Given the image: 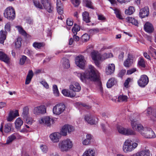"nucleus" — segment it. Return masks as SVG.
Segmentation results:
<instances>
[{
	"instance_id": "obj_63",
	"label": "nucleus",
	"mask_w": 156,
	"mask_h": 156,
	"mask_svg": "<svg viewBox=\"0 0 156 156\" xmlns=\"http://www.w3.org/2000/svg\"><path fill=\"white\" fill-rule=\"evenodd\" d=\"M98 19L99 20H103L105 19V17L102 15H98Z\"/></svg>"
},
{
	"instance_id": "obj_26",
	"label": "nucleus",
	"mask_w": 156,
	"mask_h": 156,
	"mask_svg": "<svg viewBox=\"0 0 156 156\" xmlns=\"http://www.w3.org/2000/svg\"><path fill=\"white\" fill-rule=\"evenodd\" d=\"M133 62V59L128 56V58L124 62V65L125 66L129 67L131 65Z\"/></svg>"
},
{
	"instance_id": "obj_14",
	"label": "nucleus",
	"mask_w": 156,
	"mask_h": 156,
	"mask_svg": "<svg viewBox=\"0 0 156 156\" xmlns=\"http://www.w3.org/2000/svg\"><path fill=\"white\" fill-rule=\"evenodd\" d=\"M144 28L146 32L150 34L153 32L154 30L152 24L149 22H147L144 24Z\"/></svg>"
},
{
	"instance_id": "obj_28",
	"label": "nucleus",
	"mask_w": 156,
	"mask_h": 156,
	"mask_svg": "<svg viewBox=\"0 0 156 156\" xmlns=\"http://www.w3.org/2000/svg\"><path fill=\"white\" fill-rule=\"evenodd\" d=\"M117 83L116 80L114 78L109 79L107 83V86L108 88H110L115 84Z\"/></svg>"
},
{
	"instance_id": "obj_25",
	"label": "nucleus",
	"mask_w": 156,
	"mask_h": 156,
	"mask_svg": "<svg viewBox=\"0 0 156 156\" xmlns=\"http://www.w3.org/2000/svg\"><path fill=\"white\" fill-rule=\"evenodd\" d=\"M34 74L32 70H29L27 76L25 83L28 84L30 83L31 79L33 76Z\"/></svg>"
},
{
	"instance_id": "obj_34",
	"label": "nucleus",
	"mask_w": 156,
	"mask_h": 156,
	"mask_svg": "<svg viewBox=\"0 0 156 156\" xmlns=\"http://www.w3.org/2000/svg\"><path fill=\"white\" fill-rule=\"evenodd\" d=\"M17 135L16 134H13L9 136L7 140L6 144H9L12 142L16 138Z\"/></svg>"
},
{
	"instance_id": "obj_56",
	"label": "nucleus",
	"mask_w": 156,
	"mask_h": 156,
	"mask_svg": "<svg viewBox=\"0 0 156 156\" xmlns=\"http://www.w3.org/2000/svg\"><path fill=\"white\" fill-rule=\"evenodd\" d=\"M40 148L42 151L44 153H46L48 151V147L45 145H41Z\"/></svg>"
},
{
	"instance_id": "obj_36",
	"label": "nucleus",
	"mask_w": 156,
	"mask_h": 156,
	"mask_svg": "<svg viewBox=\"0 0 156 156\" xmlns=\"http://www.w3.org/2000/svg\"><path fill=\"white\" fill-rule=\"evenodd\" d=\"M128 99L126 95H119L118 97V101L120 102L127 101Z\"/></svg>"
},
{
	"instance_id": "obj_18",
	"label": "nucleus",
	"mask_w": 156,
	"mask_h": 156,
	"mask_svg": "<svg viewBox=\"0 0 156 156\" xmlns=\"http://www.w3.org/2000/svg\"><path fill=\"white\" fill-rule=\"evenodd\" d=\"M92 137L90 134H87L86 135L85 138H83L82 139V142L83 144L85 146L90 145L91 143V140Z\"/></svg>"
},
{
	"instance_id": "obj_46",
	"label": "nucleus",
	"mask_w": 156,
	"mask_h": 156,
	"mask_svg": "<svg viewBox=\"0 0 156 156\" xmlns=\"http://www.w3.org/2000/svg\"><path fill=\"white\" fill-rule=\"evenodd\" d=\"M81 38L83 42H86L89 40L90 36L87 34H85L81 36Z\"/></svg>"
},
{
	"instance_id": "obj_8",
	"label": "nucleus",
	"mask_w": 156,
	"mask_h": 156,
	"mask_svg": "<svg viewBox=\"0 0 156 156\" xmlns=\"http://www.w3.org/2000/svg\"><path fill=\"white\" fill-rule=\"evenodd\" d=\"M75 63L77 66L81 69H84L86 63L84 56L82 55L77 56L75 59Z\"/></svg>"
},
{
	"instance_id": "obj_44",
	"label": "nucleus",
	"mask_w": 156,
	"mask_h": 156,
	"mask_svg": "<svg viewBox=\"0 0 156 156\" xmlns=\"http://www.w3.org/2000/svg\"><path fill=\"white\" fill-rule=\"evenodd\" d=\"M113 56V55L111 53L104 54L102 56H101L102 60L106 59L108 58L112 57Z\"/></svg>"
},
{
	"instance_id": "obj_31",
	"label": "nucleus",
	"mask_w": 156,
	"mask_h": 156,
	"mask_svg": "<svg viewBox=\"0 0 156 156\" xmlns=\"http://www.w3.org/2000/svg\"><path fill=\"white\" fill-rule=\"evenodd\" d=\"M126 20L129 23H131L136 26H138V21L134 18L128 17L126 18Z\"/></svg>"
},
{
	"instance_id": "obj_27",
	"label": "nucleus",
	"mask_w": 156,
	"mask_h": 156,
	"mask_svg": "<svg viewBox=\"0 0 156 156\" xmlns=\"http://www.w3.org/2000/svg\"><path fill=\"white\" fill-rule=\"evenodd\" d=\"M12 126L11 123L5 124L4 128V131L5 133L10 132L12 130Z\"/></svg>"
},
{
	"instance_id": "obj_51",
	"label": "nucleus",
	"mask_w": 156,
	"mask_h": 156,
	"mask_svg": "<svg viewBox=\"0 0 156 156\" xmlns=\"http://www.w3.org/2000/svg\"><path fill=\"white\" fill-rule=\"evenodd\" d=\"M62 5H60H60L59 6H57V11L58 14L61 15H62V14L63 13V8L62 7Z\"/></svg>"
},
{
	"instance_id": "obj_10",
	"label": "nucleus",
	"mask_w": 156,
	"mask_h": 156,
	"mask_svg": "<svg viewBox=\"0 0 156 156\" xmlns=\"http://www.w3.org/2000/svg\"><path fill=\"white\" fill-rule=\"evenodd\" d=\"M149 79L148 77L145 75L141 76L140 79L138 81L139 85L141 87H145L148 83Z\"/></svg>"
},
{
	"instance_id": "obj_9",
	"label": "nucleus",
	"mask_w": 156,
	"mask_h": 156,
	"mask_svg": "<svg viewBox=\"0 0 156 156\" xmlns=\"http://www.w3.org/2000/svg\"><path fill=\"white\" fill-rule=\"evenodd\" d=\"M46 108L45 105H41L35 107L33 112L35 115L43 114L46 112Z\"/></svg>"
},
{
	"instance_id": "obj_5",
	"label": "nucleus",
	"mask_w": 156,
	"mask_h": 156,
	"mask_svg": "<svg viewBox=\"0 0 156 156\" xmlns=\"http://www.w3.org/2000/svg\"><path fill=\"white\" fill-rule=\"evenodd\" d=\"M130 140L127 139L125 141L123 146V150L124 152H130L133 151L138 145L137 143H133Z\"/></svg>"
},
{
	"instance_id": "obj_1",
	"label": "nucleus",
	"mask_w": 156,
	"mask_h": 156,
	"mask_svg": "<svg viewBox=\"0 0 156 156\" xmlns=\"http://www.w3.org/2000/svg\"><path fill=\"white\" fill-rule=\"evenodd\" d=\"M77 76L83 82L86 83L88 80L95 81L98 80L99 73L92 65H90L87 70L84 73H77Z\"/></svg>"
},
{
	"instance_id": "obj_4",
	"label": "nucleus",
	"mask_w": 156,
	"mask_h": 156,
	"mask_svg": "<svg viewBox=\"0 0 156 156\" xmlns=\"http://www.w3.org/2000/svg\"><path fill=\"white\" fill-rule=\"evenodd\" d=\"M72 141L69 139L61 140L58 144V147L62 152H67L72 148Z\"/></svg>"
},
{
	"instance_id": "obj_23",
	"label": "nucleus",
	"mask_w": 156,
	"mask_h": 156,
	"mask_svg": "<svg viewBox=\"0 0 156 156\" xmlns=\"http://www.w3.org/2000/svg\"><path fill=\"white\" fill-rule=\"evenodd\" d=\"M95 152L93 149H89L86 150L82 156H94Z\"/></svg>"
},
{
	"instance_id": "obj_3",
	"label": "nucleus",
	"mask_w": 156,
	"mask_h": 156,
	"mask_svg": "<svg viewBox=\"0 0 156 156\" xmlns=\"http://www.w3.org/2000/svg\"><path fill=\"white\" fill-rule=\"evenodd\" d=\"M74 130V127L69 125H65L62 128L60 133L55 132L53 133L49 136L51 141L54 143H56L59 142L61 135L65 136L67 134V132L70 133Z\"/></svg>"
},
{
	"instance_id": "obj_41",
	"label": "nucleus",
	"mask_w": 156,
	"mask_h": 156,
	"mask_svg": "<svg viewBox=\"0 0 156 156\" xmlns=\"http://www.w3.org/2000/svg\"><path fill=\"white\" fill-rule=\"evenodd\" d=\"M22 38L21 37H18L15 43V46L16 48H19L21 45Z\"/></svg>"
},
{
	"instance_id": "obj_54",
	"label": "nucleus",
	"mask_w": 156,
	"mask_h": 156,
	"mask_svg": "<svg viewBox=\"0 0 156 156\" xmlns=\"http://www.w3.org/2000/svg\"><path fill=\"white\" fill-rule=\"evenodd\" d=\"M132 79L130 78H128L125 81L124 83V86L126 87H127L129 84V83L130 82Z\"/></svg>"
},
{
	"instance_id": "obj_43",
	"label": "nucleus",
	"mask_w": 156,
	"mask_h": 156,
	"mask_svg": "<svg viewBox=\"0 0 156 156\" xmlns=\"http://www.w3.org/2000/svg\"><path fill=\"white\" fill-rule=\"evenodd\" d=\"M53 93L56 96H58L59 95V92L58 90L57 86L54 85L53 86Z\"/></svg>"
},
{
	"instance_id": "obj_48",
	"label": "nucleus",
	"mask_w": 156,
	"mask_h": 156,
	"mask_svg": "<svg viewBox=\"0 0 156 156\" xmlns=\"http://www.w3.org/2000/svg\"><path fill=\"white\" fill-rule=\"evenodd\" d=\"M13 111H10L8 117L7 118V120L8 122H11L15 118L13 115Z\"/></svg>"
},
{
	"instance_id": "obj_12",
	"label": "nucleus",
	"mask_w": 156,
	"mask_h": 156,
	"mask_svg": "<svg viewBox=\"0 0 156 156\" xmlns=\"http://www.w3.org/2000/svg\"><path fill=\"white\" fill-rule=\"evenodd\" d=\"M41 3L43 8L46 9L49 13L52 12L53 8L51 6V4L48 0H41Z\"/></svg>"
},
{
	"instance_id": "obj_30",
	"label": "nucleus",
	"mask_w": 156,
	"mask_h": 156,
	"mask_svg": "<svg viewBox=\"0 0 156 156\" xmlns=\"http://www.w3.org/2000/svg\"><path fill=\"white\" fill-rule=\"evenodd\" d=\"M23 123V121L20 118L17 119L15 122L16 128V129L20 128Z\"/></svg>"
},
{
	"instance_id": "obj_57",
	"label": "nucleus",
	"mask_w": 156,
	"mask_h": 156,
	"mask_svg": "<svg viewBox=\"0 0 156 156\" xmlns=\"http://www.w3.org/2000/svg\"><path fill=\"white\" fill-rule=\"evenodd\" d=\"M66 23L67 25L69 26H72L73 24V22L72 20L68 18L66 20Z\"/></svg>"
},
{
	"instance_id": "obj_39",
	"label": "nucleus",
	"mask_w": 156,
	"mask_h": 156,
	"mask_svg": "<svg viewBox=\"0 0 156 156\" xmlns=\"http://www.w3.org/2000/svg\"><path fill=\"white\" fill-rule=\"evenodd\" d=\"M80 30V27L75 24H74V26L72 29V31L74 35H76L77 32L79 31Z\"/></svg>"
},
{
	"instance_id": "obj_19",
	"label": "nucleus",
	"mask_w": 156,
	"mask_h": 156,
	"mask_svg": "<svg viewBox=\"0 0 156 156\" xmlns=\"http://www.w3.org/2000/svg\"><path fill=\"white\" fill-rule=\"evenodd\" d=\"M131 156H151V155L149 150L145 149L137 152Z\"/></svg>"
},
{
	"instance_id": "obj_37",
	"label": "nucleus",
	"mask_w": 156,
	"mask_h": 156,
	"mask_svg": "<svg viewBox=\"0 0 156 156\" xmlns=\"http://www.w3.org/2000/svg\"><path fill=\"white\" fill-rule=\"evenodd\" d=\"M136 134V132L130 128H127L125 135H133Z\"/></svg>"
},
{
	"instance_id": "obj_62",
	"label": "nucleus",
	"mask_w": 156,
	"mask_h": 156,
	"mask_svg": "<svg viewBox=\"0 0 156 156\" xmlns=\"http://www.w3.org/2000/svg\"><path fill=\"white\" fill-rule=\"evenodd\" d=\"M126 72V71L125 70H121L119 74V76L122 77L125 74Z\"/></svg>"
},
{
	"instance_id": "obj_47",
	"label": "nucleus",
	"mask_w": 156,
	"mask_h": 156,
	"mask_svg": "<svg viewBox=\"0 0 156 156\" xmlns=\"http://www.w3.org/2000/svg\"><path fill=\"white\" fill-rule=\"evenodd\" d=\"M27 57L25 55H22L20 59L19 64L20 65H23L25 62Z\"/></svg>"
},
{
	"instance_id": "obj_42",
	"label": "nucleus",
	"mask_w": 156,
	"mask_h": 156,
	"mask_svg": "<svg viewBox=\"0 0 156 156\" xmlns=\"http://www.w3.org/2000/svg\"><path fill=\"white\" fill-rule=\"evenodd\" d=\"M44 44L43 43H39L37 42H34L33 44V46L35 48H37L38 49H40L41 47H43Z\"/></svg>"
},
{
	"instance_id": "obj_38",
	"label": "nucleus",
	"mask_w": 156,
	"mask_h": 156,
	"mask_svg": "<svg viewBox=\"0 0 156 156\" xmlns=\"http://www.w3.org/2000/svg\"><path fill=\"white\" fill-rule=\"evenodd\" d=\"M117 129L119 133L125 135L126 128L121 126H117Z\"/></svg>"
},
{
	"instance_id": "obj_11",
	"label": "nucleus",
	"mask_w": 156,
	"mask_h": 156,
	"mask_svg": "<svg viewBox=\"0 0 156 156\" xmlns=\"http://www.w3.org/2000/svg\"><path fill=\"white\" fill-rule=\"evenodd\" d=\"M91 56L92 59L95 61L96 66L99 67L100 63L98 61L102 60L101 55L98 53L94 51L91 53Z\"/></svg>"
},
{
	"instance_id": "obj_6",
	"label": "nucleus",
	"mask_w": 156,
	"mask_h": 156,
	"mask_svg": "<svg viewBox=\"0 0 156 156\" xmlns=\"http://www.w3.org/2000/svg\"><path fill=\"white\" fill-rule=\"evenodd\" d=\"M4 16L9 20H13L16 16L15 10L13 7L9 6L7 8L4 12Z\"/></svg>"
},
{
	"instance_id": "obj_29",
	"label": "nucleus",
	"mask_w": 156,
	"mask_h": 156,
	"mask_svg": "<svg viewBox=\"0 0 156 156\" xmlns=\"http://www.w3.org/2000/svg\"><path fill=\"white\" fill-rule=\"evenodd\" d=\"M6 38V32L2 30L0 31V43L3 44Z\"/></svg>"
},
{
	"instance_id": "obj_17",
	"label": "nucleus",
	"mask_w": 156,
	"mask_h": 156,
	"mask_svg": "<svg viewBox=\"0 0 156 156\" xmlns=\"http://www.w3.org/2000/svg\"><path fill=\"white\" fill-rule=\"evenodd\" d=\"M149 14V9L148 8H144L140 10L139 16L141 18H144L148 16Z\"/></svg>"
},
{
	"instance_id": "obj_13",
	"label": "nucleus",
	"mask_w": 156,
	"mask_h": 156,
	"mask_svg": "<svg viewBox=\"0 0 156 156\" xmlns=\"http://www.w3.org/2000/svg\"><path fill=\"white\" fill-rule=\"evenodd\" d=\"M52 120V119L49 117L47 116L40 118L39 119L38 122L41 124L45 125L48 126H50L51 124V121Z\"/></svg>"
},
{
	"instance_id": "obj_52",
	"label": "nucleus",
	"mask_w": 156,
	"mask_h": 156,
	"mask_svg": "<svg viewBox=\"0 0 156 156\" xmlns=\"http://www.w3.org/2000/svg\"><path fill=\"white\" fill-rule=\"evenodd\" d=\"M72 4L75 7L79 6L80 3L79 0H70Z\"/></svg>"
},
{
	"instance_id": "obj_64",
	"label": "nucleus",
	"mask_w": 156,
	"mask_h": 156,
	"mask_svg": "<svg viewBox=\"0 0 156 156\" xmlns=\"http://www.w3.org/2000/svg\"><path fill=\"white\" fill-rule=\"evenodd\" d=\"M151 117V119L153 120L154 121L156 120V111L154 112L152 116Z\"/></svg>"
},
{
	"instance_id": "obj_24",
	"label": "nucleus",
	"mask_w": 156,
	"mask_h": 156,
	"mask_svg": "<svg viewBox=\"0 0 156 156\" xmlns=\"http://www.w3.org/2000/svg\"><path fill=\"white\" fill-rule=\"evenodd\" d=\"M83 20L86 23H89L90 21V17L89 16V13L87 11H85L82 13Z\"/></svg>"
},
{
	"instance_id": "obj_40",
	"label": "nucleus",
	"mask_w": 156,
	"mask_h": 156,
	"mask_svg": "<svg viewBox=\"0 0 156 156\" xmlns=\"http://www.w3.org/2000/svg\"><path fill=\"white\" fill-rule=\"evenodd\" d=\"M138 65L143 68H144L145 67V62L143 58H140L138 61Z\"/></svg>"
},
{
	"instance_id": "obj_50",
	"label": "nucleus",
	"mask_w": 156,
	"mask_h": 156,
	"mask_svg": "<svg viewBox=\"0 0 156 156\" xmlns=\"http://www.w3.org/2000/svg\"><path fill=\"white\" fill-rule=\"evenodd\" d=\"M11 24L10 22L7 23L5 25V32L6 33L7 31H9L10 30Z\"/></svg>"
},
{
	"instance_id": "obj_58",
	"label": "nucleus",
	"mask_w": 156,
	"mask_h": 156,
	"mask_svg": "<svg viewBox=\"0 0 156 156\" xmlns=\"http://www.w3.org/2000/svg\"><path fill=\"white\" fill-rule=\"evenodd\" d=\"M86 5L87 7L90 9H93V7L92 5V3L91 2L88 0L86 1Z\"/></svg>"
},
{
	"instance_id": "obj_2",
	"label": "nucleus",
	"mask_w": 156,
	"mask_h": 156,
	"mask_svg": "<svg viewBox=\"0 0 156 156\" xmlns=\"http://www.w3.org/2000/svg\"><path fill=\"white\" fill-rule=\"evenodd\" d=\"M130 119L133 129L138 131L145 138H154L156 137L154 133L151 128L147 127H144L141 124L138 123L135 119L131 117Z\"/></svg>"
},
{
	"instance_id": "obj_60",
	"label": "nucleus",
	"mask_w": 156,
	"mask_h": 156,
	"mask_svg": "<svg viewBox=\"0 0 156 156\" xmlns=\"http://www.w3.org/2000/svg\"><path fill=\"white\" fill-rule=\"evenodd\" d=\"M41 83L44 87L45 88L48 89L49 87V85L48 83L44 81H42L41 82Z\"/></svg>"
},
{
	"instance_id": "obj_35",
	"label": "nucleus",
	"mask_w": 156,
	"mask_h": 156,
	"mask_svg": "<svg viewBox=\"0 0 156 156\" xmlns=\"http://www.w3.org/2000/svg\"><path fill=\"white\" fill-rule=\"evenodd\" d=\"M16 27L18 29L19 32V33L22 35L25 36H27V34L26 32L23 29L22 27L20 26H16Z\"/></svg>"
},
{
	"instance_id": "obj_33",
	"label": "nucleus",
	"mask_w": 156,
	"mask_h": 156,
	"mask_svg": "<svg viewBox=\"0 0 156 156\" xmlns=\"http://www.w3.org/2000/svg\"><path fill=\"white\" fill-rule=\"evenodd\" d=\"M135 11L134 8L133 6H129L128 9L126 10L125 13L128 15H130L133 13Z\"/></svg>"
},
{
	"instance_id": "obj_15",
	"label": "nucleus",
	"mask_w": 156,
	"mask_h": 156,
	"mask_svg": "<svg viewBox=\"0 0 156 156\" xmlns=\"http://www.w3.org/2000/svg\"><path fill=\"white\" fill-rule=\"evenodd\" d=\"M84 119L86 122L90 125L96 124L98 122V119L97 118L88 115L85 116Z\"/></svg>"
},
{
	"instance_id": "obj_16",
	"label": "nucleus",
	"mask_w": 156,
	"mask_h": 156,
	"mask_svg": "<svg viewBox=\"0 0 156 156\" xmlns=\"http://www.w3.org/2000/svg\"><path fill=\"white\" fill-rule=\"evenodd\" d=\"M70 90H73L74 92L80 91L81 89V87L79 83L76 82H73L72 84L69 86Z\"/></svg>"
},
{
	"instance_id": "obj_49",
	"label": "nucleus",
	"mask_w": 156,
	"mask_h": 156,
	"mask_svg": "<svg viewBox=\"0 0 156 156\" xmlns=\"http://www.w3.org/2000/svg\"><path fill=\"white\" fill-rule=\"evenodd\" d=\"M29 109L27 107H24L23 108V115L24 117H26L28 113Z\"/></svg>"
},
{
	"instance_id": "obj_59",
	"label": "nucleus",
	"mask_w": 156,
	"mask_h": 156,
	"mask_svg": "<svg viewBox=\"0 0 156 156\" xmlns=\"http://www.w3.org/2000/svg\"><path fill=\"white\" fill-rule=\"evenodd\" d=\"M147 113L146 115L148 116H150L152 114V109L151 108H148L146 110Z\"/></svg>"
},
{
	"instance_id": "obj_61",
	"label": "nucleus",
	"mask_w": 156,
	"mask_h": 156,
	"mask_svg": "<svg viewBox=\"0 0 156 156\" xmlns=\"http://www.w3.org/2000/svg\"><path fill=\"white\" fill-rule=\"evenodd\" d=\"M136 71V69L135 68L132 69L130 70H128L127 71V74L130 75Z\"/></svg>"
},
{
	"instance_id": "obj_32",
	"label": "nucleus",
	"mask_w": 156,
	"mask_h": 156,
	"mask_svg": "<svg viewBox=\"0 0 156 156\" xmlns=\"http://www.w3.org/2000/svg\"><path fill=\"white\" fill-rule=\"evenodd\" d=\"M63 66L65 68H68L70 67V64L69 60L66 58H64L62 59Z\"/></svg>"
},
{
	"instance_id": "obj_53",
	"label": "nucleus",
	"mask_w": 156,
	"mask_h": 156,
	"mask_svg": "<svg viewBox=\"0 0 156 156\" xmlns=\"http://www.w3.org/2000/svg\"><path fill=\"white\" fill-rule=\"evenodd\" d=\"M114 10L115 13L116 15V17L120 19H122V17L120 14L119 10L117 9H115Z\"/></svg>"
},
{
	"instance_id": "obj_45",
	"label": "nucleus",
	"mask_w": 156,
	"mask_h": 156,
	"mask_svg": "<svg viewBox=\"0 0 156 156\" xmlns=\"http://www.w3.org/2000/svg\"><path fill=\"white\" fill-rule=\"evenodd\" d=\"M34 6L37 8L40 9H43L42 4H41L40 2L38 1H34Z\"/></svg>"
},
{
	"instance_id": "obj_55",
	"label": "nucleus",
	"mask_w": 156,
	"mask_h": 156,
	"mask_svg": "<svg viewBox=\"0 0 156 156\" xmlns=\"http://www.w3.org/2000/svg\"><path fill=\"white\" fill-rule=\"evenodd\" d=\"M99 30L98 29L94 28L92 29H90L89 30V32L90 34H94L95 33H97L98 32Z\"/></svg>"
},
{
	"instance_id": "obj_22",
	"label": "nucleus",
	"mask_w": 156,
	"mask_h": 156,
	"mask_svg": "<svg viewBox=\"0 0 156 156\" xmlns=\"http://www.w3.org/2000/svg\"><path fill=\"white\" fill-rule=\"evenodd\" d=\"M115 66L114 64H111L108 65L107 69H106V73L108 75L111 74L115 71Z\"/></svg>"
},
{
	"instance_id": "obj_7",
	"label": "nucleus",
	"mask_w": 156,
	"mask_h": 156,
	"mask_svg": "<svg viewBox=\"0 0 156 156\" xmlns=\"http://www.w3.org/2000/svg\"><path fill=\"white\" fill-rule=\"evenodd\" d=\"M65 108V105L62 103L57 104L53 108V113L55 114L59 115L64 111Z\"/></svg>"
},
{
	"instance_id": "obj_20",
	"label": "nucleus",
	"mask_w": 156,
	"mask_h": 156,
	"mask_svg": "<svg viewBox=\"0 0 156 156\" xmlns=\"http://www.w3.org/2000/svg\"><path fill=\"white\" fill-rule=\"evenodd\" d=\"M10 58L7 55L3 52L0 51V60L6 63L9 64L10 63Z\"/></svg>"
},
{
	"instance_id": "obj_21",
	"label": "nucleus",
	"mask_w": 156,
	"mask_h": 156,
	"mask_svg": "<svg viewBox=\"0 0 156 156\" xmlns=\"http://www.w3.org/2000/svg\"><path fill=\"white\" fill-rule=\"evenodd\" d=\"M62 93L64 96L70 98L74 97L76 95V93L75 92L70 91L69 90L66 89L63 90L62 91Z\"/></svg>"
}]
</instances>
